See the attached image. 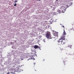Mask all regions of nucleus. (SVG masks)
I'll use <instances>...</instances> for the list:
<instances>
[{
    "instance_id": "1",
    "label": "nucleus",
    "mask_w": 74,
    "mask_h": 74,
    "mask_svg": "<svg viewBox=\"0 0 74 74\" xmlns=\"http://www.w3.org/2000/svg\"><path fill=\"white\" fill-rule=\"evenodd\" d=\"M46 37L48 39H51V36L49 33H47L46 34Z\"/></svg>"
},
{
    "instance_id": "2",
    "label": "nucleus",
    "mask_w": 74,
    "mask_h": 74,
    "mask_svg": "<svg viewBox=\"0 0 74 74\" xmlns=\"http://www.w3.org/2000/svg\"><path fill=\"white\" fill-rule=\"evenodd\" d=\"M60 39H61L62 40H66L65 36L63 35H62Z\"/></svg>"
},
{
    "instance_id": "3",
    "label": "nucleus",
    "mask_w": 74,
    "mask_h": 74,
    "mask_svg": "<svg viewBox=\"0 0 74 74\" xmlns=\"http://www.w3.org/2000/svg\"><path fill=\"white\" fill-rule=\"evenodd\" d=\"M53 35L54 36H55L56 37H58V32H55L53 33Z\"/></svg>"
},
{
    "instance_id": "4",
    "label": "nucleus",
    "mask_w": 74,
    "mask_h": 74,
    "mask_svg": "<svg viewBox=\"0 0 74 74\" xmlns=\"http://www.w3.org/2000/svg\"><path fill=\"white\" fill-rule=\"evenodd\" d=\"M61 42L62 40L60 38L59 39V40L57 41V42H58V43H60V42Z\"/></svg>"
},
{
    "instance_id": "5",
    "label": "nucleus",
    "mask_w": 74,
    "mask_h": 74,
    "mask_svg": "<svg viewBox=\"0 0 74 74\" xmlns=\"http://www.w3.org/2000/svg\"><path fill=\"white\" fill-rule=\"evenodd\" d=\"M61 44L62 45H64V44H65V42H63V40H62L61 42Z\"/></svg>"
},
{
    "instance_id": "6",
    "label": "nucleus",
    "mask_w": 74,
    "mask_h": 74,
    "mask_svg": "<svg viewBox=\"0 0 74 74\" xmlns=\"http://www.w3.org/2000/svg\"><path fill=\"white\" fill-rule=\"evenodd\" d=\"M64 32L63 33V34L62 35H64V36L65 35H66V32L64 31Z\"/></svg>"
},
{
    "instance_id": "7",
    "label": "nucleus",
    "mask_w": 74,
    "mask_h": 74,
    "mask_svg": "<svg viewBox=\"0 0 74 74\" xmlns=\"http://www.w3.org/2000/svg\"><path fill=\"white\" fill-rule=\"evenodd\" d=\"M38 48V46L36 45L34 47V48L36 49Z\"/></svg>"
},
{
    "instance_id": "8",
    "label": "nucleus",
    "mask_w": 74,
    "mask_h": 74,
    "mask_svg": "<svg viewBox=\"0 0 74 74\" xmlns=\"http://www.w3.org/2000/svg\"><path fill=\"white\" fill-rule=\"evenodd\" d=\"M65 2V3H67V0H65L64 1Z\"/></svg>"
},
{
    "instance_id": "9",
    "label": "nucleus",
    "mask_w": 74,
    "mask_h": 74,
    "mask_svg": "<svg viewBox=\"0 0 74 74\" xmlns=\"http://www.w3.org/2000/svg\"><path fill=\"white\" fill-rule=\"evenodd\" d=\"M16 3H15V4L14 5V6H16Z\"/></svg>"
},
{
    "instance_id": "10",
    "label": "nucleus",
    "mask_w": 74,
    "mask_h": 74,
    "mask_svg": "<svg viewBox=\"0 0 74 74\" xmlns=\"http://www.w3.org/2000/svg\"><path fill=\"white\" fill-rule=\"evenodd\" d=\"M62 27H63L64 28V25H62Z\"/></svg>"
},
{
    "instance_id": "11",
    "label": "nucleus",
    "mask_w": 74,
    "mask_h": 74,
    "mask_svg": "<svg viewBox=\"0 0 74 74\" xmlns=\"http://www.w3.org/2000/svg\"><path fill=\"white\" fill-rule=\"evenodd\" d=\"M17 2V1L16 0H15V2H14V3H16Z\"/></svg>"
},
{
    "instance_id": "12",
    "label": "nucleus",
    "mask_w": 74,
    "mask_h": 74,
    "mask_svg": "<svg viewBox=\"0 0 74 74\" xmlns=\"http://www.w3.org/2000/svg\"><path fill=\"white\" fill-rule=\"evenodd\" d=\"M69 47H70V48H71V45L69 46Z\"/></svg>"
},
{
    "instance_id": "13",
    "label": "nucleus",
    "mask_w": 74,
    "mask_h": 74,
    "mask_svg": "<svg viewBox=\"0 0 74 74\" xmlns=\"http://www.w3.org/2000/svg\"><path fill=\"white\" fill-rule=\"evenodd\" d=\"M43 41L44 42H45V40H44Z\"/></svg>"
},
{
    "instance_id": "14",
    "label": "nucleus",
    "mask_w": 74,
    "mask_h": 74,
    "mask_svg": "<svg viewBox=\"0 0 74 74\" xmlns=\"http://www.w3.org/2000/svg\"><path fill=\"white\" fill-rule=\"evenodd\" d=\"M11 73H13V72H11Z\"/></svg>"
},
{
    "instance_id": "15",
    "label": "nucleus",
    "mask_w": 74,
    "mask_h": 74,
    "mask_svg": "<svg viewBox=\"0 0 74 74\" xmlns=\"http://www.w3.org/2000/svg\"><path fill=\"white\" fill-rule=\"evenodd\" d=\"M39 1H41V0H38Z\"/></svg>"
},
{
    "instance_id": "16",
    "label": "nucleus",
    "mask_w": 74,
    "mask_h": 74,
    "mask_svg": "<svg viewBox=\"0 0 74 74\" xmlns=\"http://www.w3.org/2000/svg\"><path fill=\"white\" fill-rule=\"evenodd\" d=\"M73 31H74V29L73 30Z\"/></svg>"
}]
</instances>
